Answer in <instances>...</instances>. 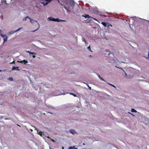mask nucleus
<instances>
[{
    "label": "nucleus",
    "instance_id": "obj_18",
    "mask_svg": "<svg viewBox=\"0 0 149 149\" xmlns=\"http://www.w3.org/2000/svg\"><path fill=\"white\" fill-rule=\"evenodd\" d=\"M55 21L59 22L61 21V19H55Z\"/></svg>",
    "mask_w": 149,
    "mask_h": 149
},
{
    "label": "nucleus",
    "instance_id": "obj_6",
    "mask_svg": "<svg viewBox=\"0 0 149 149\" xmlns=\"http://www.w3.org/2000/svg\"><path fill=\"white\" fill-rule=\"evenodd\" d=\"M48 20L52 21H55V19L53 17H49L48 18Z\"/></svg>",
    "mask_w": 149,
    "mask_h": 149
},
{
    "label": "nucleus",
    "instance_id": "obj_37",
    "mask_svg": "<svg viewBox=\"0 0 149 149\" xmlns=\"http://www.w3.org/2000/svg\"><path fill=\"white\" fill-rule=\"evenodd\" d=\"M1 70H0V72H1Z\"/></svg>",
    "mask_w": 149,
    "mask_h": 149
},
{
    "label": "nucleus",
    "instance_id": "obj_21",
    "mask_svg": "<svg viewBox=\"0 0 149 149\" xmlns=\"http://www.w3.org/2000/svg\"><path fill=\"white\" fill-rule=\"evenodd\" d=\"M87 49H88L89 50V51H91V52H92V51H91V47H90V46H89L88 47H87Z\"/></svg>",
    "mask_w": 149,
    "mask_h": 149
},
{
    "label": "nucleus",
    "instance_id": "obj_7",
    "mask_svg": "<svg viewBox=\"0 0 149 149\" xmlns=\"http://www.w3.org/2000/svg\"><path fill=\"white\" fill-rule=\"evenodd\" d=\"M70 5L72 7V8L74 7V2L73 1H71V2H70Z\"/></svg>",
    "mask_w": 149,
    "mask_h": 149
},
{
    "label": "nucleus",
    "instance_id": "obj_14",
    "mask_svg": "<svg viewBox=\"0 0 149 149\" xmlns=\"http://www.w3.org/2000/svg\"><path fill=\"white\" fill-rule=\"evenodd\" d=\"M68 149H78L77 148H75L74 146L73 147H70Z\"/></svg>",
    "mask_w": 149,
    "mask_h": 149
},
{
    "label": "nucleus",
    "instance_id": "obj_5",
    "mask_svg": "<svg viewBox=\"0 0 149 149\" xmlns=\"http://www.w3.org/2000/svg\"><path fill=\"white\" fill-rule=\"evenodd\" d=\"M18 31H19V28L18 29H17L16 31H11L9 33V34L10 35L11 34H13L14 33H15Z\"/></svg>",
    "mask_w": 149,
    "mask_h": 149
},
{
    "label": "nucleus",
    "instance_id": "obj_36",
    "mask_svg": "<svg viewBox=\"0 0 149 149\" xmlns=\"http://www.w3.org/2000/svg\"><path fill=\"white\" fill-rule=\"evenodd\" d=\"M19 30L20 29V28H19Z\"/></svg>",
    "mask_w": 149,
    "mask_h": 149
},
{
    "label": "nucleus",
    "instance_id": "obj_20",
    "mask_svg": "<svg viewBox=\"0 0 149 149\" xmlns=\"http://www.w3.org/2000/svg\"><path fill=\"white\" fill-rule=\"evenodd\" d=\"M70 94L74 96L75 97H76L77 96L75 94H74L73 93H70Z\"/></svg>",
    "mask_w": 149,
    "mask_h": 149
},
{
    "label": "nucleus",
    "instance_id": "obj_23",
    "mask_svg": "<svg viewBox=\"0 0 149 149\" xmlns=\"http://www.w3.org/2000/svg\"><path fill=\"white\" fill-rule=\"evenodd\" d=\"M11 1H14L15 3L18 2L19 1V0H11Z\"/></svg>",
    "mask_w": 149,
    "mask_h": 149
},
{
    "label": "nucleus",
    "instance_id": "obj_12",
    "mask_svg": "<svg viewBox=\"0 0 149 149\" xmlns=\"http://www.w3.org/2000/svg\"><path fill=\"white\" fill-rule=\"evenodd\" d=\"M1 2L2 3H5L8 5V4L6 2V0H1Z\"/></svg>",
    "mask_w": 149,
    "mask_h": 149
},
{
    "label": "nucleus",
    "instance_id": "obj_15",
    "mask_svg": "<svg viewBox=\"0 0 149 149\" xmlns=\"http://www.w3.org/2000/svg\"><path fill=\"white\" fill-rule=\"evenodd\" d=\"M37 132H38V134L40 135L41 136H42V135L43 133L42 132H39L38 130H37Z\"/></svg>",
    "mask_w": 149,
    "mask_h": 149
},
{
    "label": "nucleus",
    "instance_id": "obj_10",
    "mask_svg": "<svg viewBox=\"0 0 149 149\" xmlns=\"http://www.w3.org/2000/svg\"><path fill=\"white\" fill-rule=\"evenodd\" d=\"M18 68L19 67H18L13 66L12 68V70H15L16 69L17 70H19Z\"/></svg>",
    "mask_w": 149,
    "mask_h": 149
},
{
    "label": "nucleus",
    "instance_id": "obj_28",
    "mask_svg": "<svg viewBox=\"0 0 149 149\" xmlns=\"http://www.w3.org/2000/svg\"><path fill=\"white\" fill-rule=\"evenodd\" d=\"M116 67H117V68H120V69H122V68H119V67H117V66H116Z\"/></svg>",
    "mask_w": 149,
    "mask_h": 149
},
{
    "label": "nucleus",
    "instance_id": "obj_34",
    "mask_svg": "<svg viewBox=\"0 0 149 149\" xmlns=\"http://www.w3.org/2000/svg\"><path fill=\"white\" fill-rule=\"evenodd\" d=\"M110 54V53H109V54H108V55H109V54Z\"/></svg>",
    "mask_w": 149,
    "mask_h": 149
},
{
    "label": "nucleus",
    "instance_id": "obj_31",
    "mask_svg": "<svg viewBox=\"0 0 149 149\" xmlns=\"http://www.w3.org/2000/svg\"><path fill=\"white\" fill-rule=\"evenodd\" d=\"M148 58H149V52H148Z\"/></svg>",
    "mask_w": 149,
    "mask_h": 149
},
{
    "label": "nucleus",
    "instance_id": "obj_22",
    "mask_svg": "<svg viewBox=\"0 0 149 149\" xmlns=\"http://www.w3.org/2000/svg\"><path fill=\"white\" fill-rule=\"evenodd\" d=\"M8 79L10 80V81H12L13 80V78L12 77H10L9 78H8Z\"/></svg>",
    "mask_w": 149,
    "mask_h": 149
},
{
    "label": "nucleus",
    "instance_id": "obj_17",
    "mask_svg": "<svg viewBox=\"0 0 149 149\" xmlns=\"http://www.w3.org/2000/svg\"><path fill=\"white\" fill-rule=\"evenodd\" d=\"M27 18H29H29H30V17H29L28 16H26V17H24L23 19V21H26V19H27Z\"/></svg>",
    "mask_w": 149,
    "mask_h": 149
},
{
    "label": "nucleus",
    "instance_id": "obj_2",
    "mask_svg": "<svg viewBox=\"0 0 149 149\" xmlns=\"http://www.w3.org/2000/svg\"><path fill=\"white\" fill-rule=\"evenodd\" d=\"M101 24L105 27L106 26L109 27L110 26L111 27L112 26V25L111 24H109V23L108 22H102Z\"/></svg>",
    "mask_w": 149,
    "mask_h": 149
},
{
    "label": "nucleus",
    "instance_id": "obj_8",
    "mask_svg": "<svg viewBox=\"0 0 149 149\" xmlns=\"http://www.w3.org/2000/svg\"><path fill=\"white\" fill-rule=\"evenodd\" d=\"M24 63V64H25L26 63H28V62L27 61H26L25 60H24L22 61H19V63Z\"/></svg>",
    "mask_w": 149,
    "mask_h": 149
},
{
    "label": "nucleus",
    "instance_id": "obj_30",
    "mask_svg": "<svg viewBox=\"0 0 149 149\" xmlns=\"http://www.w3.org/2000/svg\"><path fill=\"white\" fill-rule=\"evenodd\" d=\"M89 89H91V87H89Z\"/></svg>",
    "mask_w": 149,
    "mask_h": 149
},
{
    "label": "nucleus",
    "instance_id": "obj_4",
    "mask_svg": "<svg viewBox=\"0 0 149 149\" xmlns=\"http://www.w3.org/2000/svg\"><path fill=\"white\" fill-rule=\"evenodd\" d=\"M69 132L71 133L72 134H73L77 133L73 129L70 130H69Z\"/></svg>",
    "mask_w": 149,
    "mask_h": 149
},
{
    "label": "nucleus",
    "instance_id": "obj_29",
    "mask_svg": "<svg viewBox=\"0 0 149 149\" xmlns=\"http://www.w3.org/2000/svg\"><path fill=\"white\" fill-rule=\"evenodd\" d=\"M33 58H34L35 57V55H34L33 56Z\"/></svg>",
    "mask_w": 149,
    "mask_h": 149
},
{
    "label": "nucleus",
    "instance_id": "obj_33",
    "mask_svg": "<svg viewBox=\"0 0 149 149\" xmlns=\"http://www.w3.org/2000/svg\"><path fill=\"white\" fill-rule=\"evenodd\" d=\"M7 119H8V118H5V120H7Z\"/></svg>",
    "mask_w": 149,
    "mask_h": 149
},
{
    "label": "nucleus",
    "instance_id": "obj_11",
    "mask_svg": "<svg viewBox=\"0 0 149 149\" xmlns=\"http://www.w3.org/2000/svg\"><path fill=\"white\" fill-rule=\"evenodd\" d=\"M82 17H85L86 18L90 17L88 15L85 14V15H83Z\"/></svg>",
    "mask_w": 149,
    "mask_h": 149
},
{
    "label": "nucleus",
    "instance_id": "obj_24",
    "mask_svg": "<svg viewBox=\"0 0 149 149\" xmlns=\"http://www.w3.org/2000/svg\"><path fill=\"white\" fill-rule=\"evenodd\" d=\"M31 54H32V55H36V53L34 52H31Z\"/></svg>",
    "mask_w": 149,
    "mask_h": 149
},
{
    "label": "nucleus",
    "instance_id": "obj_27",
    "mask_svg": "<svg viewBox=\"0 0 149 149\" xmlns=\"http://www.w3.org/2000/svg\"><path fill=\"white\" fill-rule=\"evenodd\" d=\"M26 52L27 53H29V54H31V52H30L29 51H26Z\"/></svg>",
    "mask_w": 149,
    "mask_h": 149
},
{
    "label": "nucleus",
    "instance_id": "obj_32",
    "mask_svg": "<svg viewBox=\"0 0 149 149\" xmlns=\"http://www.w3.org/2000/svg\"><path fill=\"white\" fill-rule=\"evenodd\" d=\"M62 149H64V147H63L62 148Z\"/></svg>",
    "mask_w": 149,
    "mask_h": 149
},
{
    "label": "nucleus",
    "instance_id": "obj_19",
    "mask_svg": "<svg viewBox=\"0 0 149 149\" xmlns=\"http://www.w3.org/2000/svg\"><path fill=\"white\" fill-rule=\"evenodd\" d=\"M107 83L109 85H110V86H112V87H114V88H116L115 86L114 85H112V84H110V83H109L108 82H107Z\"/></svg>",
    "mask_w": 149,
    "mask_h": 149
},
{
    "label": "nucleus",
    "instance_id": "obj_35",
    "mask_svg": "<svg viewBox=\"0 0 149 149\" xmlns=\"http://www.w3.org/2000/svg\"><path fill=\"white\" fill-rule=\"evenodd\" d=\"M61 6H63V5L62 4H61Z\"/></svg>",
    "mask_w": 149,
    "mask_h": 149
},
{
    "label": "nucleus",
    "instance_id": "obj_9",
    "mask_svg": "<svg viewBox=\"0 0 149 149\" xmlns=\"http://www.w3.org/2000/svg\"><path fill=\"white\" fill-rule=\"evenodd\" d=\"M98 77L100 80L103 81L105 82H106V81L101 77L100 75L98 74Z\"/></svg>",
    "mask_w": 149,
    "mask_h": 149
},
{
    "label": "nucleus",
    "instance_id": "obj_3",
    "mask_svg": "<svg viewBox=\"0 0 149 149\" xmlns=\"http://www.w3.org/2000/svg\"><path fill=\"white\" fill-rule=\"evenodd\" d=\"M1 35L2 37H3L4 42L7 41L8 38L6 35H3L2 34H1Z\"/></svg>",
    "mask_w": 149,
    "mask_h": 149
},
{
    "label": "nucleus",
    "instance_id": "obj_25",
    "mask_svg": "<svg viewBox=\"0 0 149 149\" xmlns=\"http://www.w3.org/2000/svg\"><path fill=\"white\" fill-rule=\"evenodd\" d=\"M83 41H84L85 42V43H86V40L84 38H83V40H82Z\"/></svg>",
    "mask_w": 149,
    "mask_h": 149
},
{
    "label": "nucleus",
    "instance_id": "obj_26",
    "mask_svg": "<svg viewBox=\"0 0 149 149\" xmlns=\"http://www.w3.org/2000/svg\"><path fill=\"white\" fill-rule=\"evenodd\" d=\"M128 113L130 114L131 115H132V116H134V115L132 113L130 112H128Z\"/></svg>",
    "mask_w": 149,
    "mask_h": 149
},
{
    "label": "nucleus",
    "instance_id": "obj_13",
    "mask_svg": "<svg viewBox=\"0 0 149 149\" xmlns=\"http://www.w3.org/2000/svg\"><path fill=\"white\" fill-rule=\"evenodd\" d=\"M64 8L67 11L68 13H70V10H69L68 8H67L65 6H64Z\"/></svg>",
    "mask_w": 149,
    "mask_h": 149
},
{
    "label": "nucleus",
    "instance_id": "obj_16",
    "mask_svg": "<svg viewBox=\"0 0 149 149\" xmlns=\"http://www.w3.org/2000/svg\"><path fill=\"white\" fill-rule=\"evenodd\" d=\"M131 111L132 112H137V111L136 110H135L134 109H133V108L131 109Z\"/></svg>",
    "mask_w": 149,
    "mask_h": 149
},
{
    "label": "nucleus",
    "instance_id": "obj_1",
    "mask_svg": "<svg viewBox=\"0 0 149 149\" xmlns=\"http://www.w3.org/2000/svg\"><path fill=\"white\" fill-rule=\"evenodd\" d=\"M29 19L30 20V22L32 23H33L34 21H35L37 23V24L38 26V27L35 30L31 31V32H35L36 31L38 30L39 29V28L40 27V25H39V24L37 22V21L36 20H34L32 19H31L30 18H29Z\"/></svg>",
    "mask_w": 149,
    "mask_h": 149
}]
</instances>
